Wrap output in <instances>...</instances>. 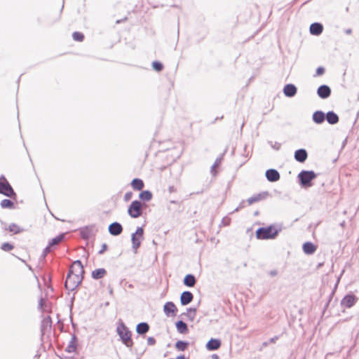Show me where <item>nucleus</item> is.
<instances>
[{
  "label": "nucleus",
  "mask_w": 359,
  "mask_h": 359,
  "mask_svg": "<svg viewBox=\"0 0 359 359\" xmlns=\"http://www.w3.org/2000/svg\"><path fill=\"white\" fill-rule=\"evenodd\" d=\"M116 332L118 334L122 342L128 348L133 346V342L131 339V332L126 327L123 322H120L116 328Z\"/></svg>",
  "instance_id": "1"
},
{
  "label": "nucleus",
  "mask_w": 359,
  "mask_h": 359,
  "mask_svg": "<svg viewBox=\"0 0 359 359\" xmlns=\"http://www.w3.org/2000/svg\"><path fill=\"white\" fill-rule=\"evenodd\" d=\"M281 229H276L272 225L267 227H262L257 230L256 236L259 239H273L275 238Z\"/></svg>",
  "instance_id": "2"
},
{
  "label": "nucleus",
  "mask_w": 359,
  "mask_h": 359,
  "mask_svg": "<svg viewBox=\"0 0 359 359\" xmlns=\"http://www.w3.org/2000/svg\"><path fill=\"white\" fill-rule=\"evenodd\" d=\"M298 177L303 187H309L312 186L311 181L316 177V174L312 170H302L298 175Z\"/></svg>",
  "instance_id": "3"
},
{
  "label": "nucleus",
  "mask_w": 359,
  "mask_h": 359,
  "mask_svg": "<svg viewBox=\"0 0 359 359\" xmlns=\"http://www.w3.org/2000/svg\"><path fill=\"white\" fill-rule=\"evenodd\" d=\"M82 280L83 277L74 275L72 273L69 271L65 283V287L67 290L72 291L79 285Z\"/></svg>",
  "instance_id": "4"
},
{
  "label": "nucleus",
  "mask_w": 359,
  "mask_h": 359,
  "mask_svg": "<svg viewBox=\"0 0 359 359\" xmlns=\"http://www.w3.org/2000/svg\"><path fill=\"white\" fill-rule=\"evenodd\" d=\"M143 204L139 201H134L131 203L128 209V215L133 218H137L142 214Z\"/></svg>",
  "instance_id": "5"
},
{
  "label": "nucleus",
  "mask_w": 359,
  "mask_h": 359,
  "mask_svg": "<svg viewBox=\"0 0 359 359\" xmlns=\"http://www.w3.org/2000/svg\"><path fill=\"white\" fill-rule=\"evenodd\" d=\"M143 233L144 231L142 227H138L135 231V233H133L132 234V243H133V248L136 251L137 249L140 247L141 244V241L143 239Z\"/></svg>",
  "instance_id": "6"
},
{
  "label": "nucleus",
  "mask_w": 359,
  "mask_h": 359,
  "mask_svg": "<svg viewBox=\"0 0 359 359\" xmlns=\"http://www.w3.org/2000/svg\"><path fill=\"white\" fill-rule=\"evenodd\" d=\"M0 194L11 198L15 196V193L8 182H0Z\"/></svg>",
  "instance_id": "7"
},
{
  "label": "nucleus",
  "mask_w": 359,
  "mask_h": 359,
  "mask_svg": "<svg viewBox=\"0 0 359 359\" xmlns=\"http://www.w3.org/2000/svg\"><path fill=\"white\" fill-rule=\"evenodd\" d=\"M69 272L72 273L74 275H77L80 277H83V273H84L83 266L80 260L74 261L69 269Z\"/></svg>",
  "instance_id": "8"
},
{
  "label": "nucleus",
  "mask_w": 359,
  "mask_h": 359,
  "mask_svg": "<svg viewBox=\"0 0 359 359\" xmlns=\"http://www.w3.org/2000/svg\"><path fill=\"white\" fill-rule=\"evenodd\" d=\"M357 298L354 294H346L341 301V305L343 307L351 308L356 302Z\"/></svg>",
  "instance_id": "9"
},
{
  "label": "nucleus",
  "mask_w": 359,
  "mask_h": 359,
  "mask_svg": "<svg viewBox=\"0 0 359 359\" xmlns=\"http://www.w3.org/2000/svg\"><path fill=\"white\" fill-rule=\"evenodd\" d=\"M268 196L269 193L267 191H264L250 197L249 198H248L247 202L248 205H250L255 203H257L259 201L266 199L268 197Z\"/></svg>",
  "instance_id": "10"
},
{
  "label": "nucleus",
  "mask_w": 359,
  "mask_h": 359,
  "mask_svg": "<svg viewBox=\"0 0 359 359\" xmlns=\"http://www.w3.org/2000/svg\"><path fill=\"white\" fill-rule=\"evenodd\" d=\"M194 299V295L191 292L184 291L181 294L180 296V302L182 305L185 306L189 304L192 302Z\"/></svg>",
  "instance_id": "11"
},
{
  "label": "nucleus",
  "mask_w": 359,
  "mask_h": 359,
  "mask_svg": "<svg viewBox=\"0 0 359 359\" xmlns=\"http://www.w3.org/2000/svg\"><path fill=\"white\" fill-rule=\"evenodd\" d=\"M266 177L269 182H274L280 179V174L275 169H269L266 172Z\"/></svg>",
  "instance_id": "12"
},
{
  "label": "nucleus",
  "mask_w": 359,
  "mask_h": 359,
  "mask_svg": "<svg viewBox=\"0 0 359 359\" xmlns=\"http://www.w3.org/2000/svg\"><path fill=\"white\" fill-rule=\"evenodd\" d=\"M317 93L320 97L325 99L330 95L331 90L329 86L322 85L318 88Z\"/></svg>",
  "instance_id": "13"
},
{
  "label": "nucleus",
  "mask_w": 359,
  "mask_h": 359,
  "mask_svg": "<svg viewBox=\"0 0 359 359\" xmlns=\"http://www.w3.org/2000/svg\"><path fill=\"white\" fill-rule=\"evenodd\" d=\"M163 311L167 316H175L177 311V308L172 302H169L165 303L164 305Z\"/></svg>",
  "instance_id": "14"
},
{
  "label": "nucleus",
  "mask_w": 359,
  "mask_h": 359,
  "mask_svg": "<svg viewBox=\"0 0 359 359\" xmlns=\"http://www.w3.org/2000/svg\"><path fill=\"white\" fill-rule=\"evenodd\" d=\"M308 157L307 152L304 149H298L294 153V158L297 161L304 163Z\"/></svg>",
  "instance_id": "15"
},
{
  "label": "nucleus",
  "mask_w": 359,
  "mask_h": 359,
  "mask_svg": "<svg viewBox=\"0 0 359 359\" xmlns=\"http://www.w3.org/2000/svg\"><path fill=\"white\" fill-rule=\"evenodd\" d=\"M283 93L287 97H293L297 93V88L293 84H287L283 88Z\"/></svg>",
  "instance_id": "16"
},
{
  "label": "nucleus",
  "mask_w": 359,
  "mask_h": 359,
  "mask_svg": "<svg viewBox=\"0 0 359 359\" xmlns=\"http://www.w3.org/2000/svg\"><path fill=\"white\" fill-rule=\"evenodd\" d=\"M221 346V341L217 339H211L206 344V348L209 351H215Z\"/></svg>",
  "instance_id": "17"
},
{
  "label": "nucleus",
  "mask_w": 359,
  "mask_h": 359,
  "mask_svg": "<svg viewBox=\"0 0 359 359\" xmlns=\"http://www.w3.org/2000/svg\"><path fill=\"white\" fill-rule=\"evenodd\" d=\"M323 27L320 23L314 22L310 26V32L313 35H319L322 33Z\"/></svg>",
  "instance_id": "18"
},
{
  "label": "nucleus",
  "mask_w": 359,
  "mask_h": 359,
  "mask_svg": "<svg viewBox=\"0 0 359 359\" xmlns=\"http://www.w3.org/2000/svg\"><path fill=\"white\" fill-rule=\"evenodd\" d=\"M327 121L332 125L336 124L339 122V116L334 111H328L325 116Z\"/></svg>",
  "instance_id": "19"
},
{
  "label": "nucleus",
  "mask_w": 359,
  "mask_h": 359,
  "mask_svg": "<svg viewBox=\"0 0 359 359\" xmlns=\"http://www.w3.org/2000/svg\"><path fill=\"white\" fill-rule=\"evenodd\" d=\"M325 115L321 111H316L313 114V120L317 124H320L325 121Z\"/></svg>",
  "instance_id": "20"
},
{
  "label": "nucleus",
  "mask_w": 359,
  "mask_h": 359,
  "mask_svg": "<svg viewBox=\"0 0 359 359\" xmlns=\"http://www.w3.org/2000/svg\"><path fill=\"white\" fill-rule=\"evenodd\" d=\"M303 250L307 255H312L316 250V247L312 243L306 242L303 245Z\"/></svg>",
  "instance_id": "21"
},
{
  "label": "nucleus",
  "mask_w": 359,
  "mask_h": 359,
  "mask_svg": "<svg viewBox=\"0 0 359 359\" xmlns=\"http://www.w3.org/2000/svg\"><path fill=\"white\" fill-rule=\"evenodd\" d=\"M106 273L107 271L104 269L100 268L92 271V277L93 278L97 280L103 278Z\"/></svg>",
  "instance_id": "22"
},
{
  "label": "nucleus",
  "mask_w": 359,
  "mask_h": 359,
  "mask_svg": "<svg viewBox=\"0 0 359 359\" xmlns=\"http://www.w3.org/2000/svg\"><path fill=\"white\" fill-rule=\"evenodd\" d=\"M81 236L84 239H88L93 235V227L86 226L81 229Z\"/></svg>",
  "instance_id": "23"
},
{
  "label": "nucleus",
  "mask_w": 359,
  "mask_h": 359,
  "mask_svg": "<svg viewBox=\"0 0 359 359\" xmlns=\"http://www.w3.org/2000/svg\"><path fill=\"white\" fill-rule=\"evenodd\" d=\"M76 351V337L73 336L69 344L65 348V351L69 353H74Z\"/></svg>",
  "instance_id": "24"
},
{
  "label": "nucleus",
  "mask_w": 359,
  "mask_h": 359,
  "mask_svg": "<svg viewBox=\"0 0 359 359\" xmlns=\"http://www.w3.org/2000/svg\"><path fill=\"white\" fill-rule=\"evenodd\" d=\"M149 326L147 323H140L137 325L136 331L140 334H143L149 331Z\"/></svg>",
  "instance_id": "25"
},
{
  "label": "nucleus",
  "mask_w": 359,
  "mask_h": 359,
  "mask_svg": "<svg viewBox=\"0 0 359 359\" xmlns=\"http://www.w3.org/2000/svg\"><path fill=\"white\" fill-rule=\"evenodd\" d=\"M184 284L188 287H194L196 284V278L191 274L187 275L184 278Z\"/></svg>",
  "instance_id": "26"
},
{
  "label": "nucleus",
  "mask_w": 359,
  "mask_h": 359,
  "mask_svg": "<svg viewBox=\"0 0 359 359\" xmlns=\"http://www.w3.org/2000/svg\"><path fill=\"white\" fill-rule=\"evenodd\" d=\"M132 187L135 190L140 191L144 187V182L140 179H134L131 182Z\"/></svg>",
  "instance_id": "27"
},
{
  "label": "nucleus",
  "mask_w": 359,
  "mask_h": 359,
  "mask_svg": "<svg viewBox=\"0 0 359 359\" xmlns=\"http://www.w3.org/2000/svg\"><path fill=\"white\" fill-rule=\"evenodd\" d=\"M176 327L177 331L181 334H185L188 332V327L187 324L182 320L177 322Z\"/></svg>",
  "instance_id": "28"
},
{
  "label": "nucleus",
  "mask_w": 359,
  "mask_h": 359,
  "mask_svg": "<svg viewBox=\"0 0 359 359\" xmlns=\"http://www.w3.org/2000/svg\"><path fill=\"white\" fill-rule=\"evenodd\" d=\"M139 198L142 201H149L152 198V194L147 190L143 191L140 194Z\"/></svg>",
  "instance_id": "29"
},
{
  "label": "nucleus",
  "mask_w": 359,
  "mask_h": 359,
  "mask_svg": "<svg viewBox=\"0 0 359 359\" xmlns=\"http://www.w3.org/2000/svg\"><path fill=\"white\" fill-rule=\"evenodd\" d=\"M64 238V234H60L59 236L53 238L48 243L50 247L59 244Z\"/></svg>",
  "instance_id": "30"
},
{
  "label": "nucleus",
  "mask_w": 359,
  "mask_h": 359,
  "mask_svg": "<svg viewBox=\"0 0 359 359\" xmlns=\"http://www.w3.org/2000/svg\"><path fill=\"white\" fill-rule=\"evenodd\" d=\"M51 326V320L50 317H48L43 320L41 327V331L42 334H44L45 329L46 327Z\"/></svg>",
  "instance_id": "31"
},
{
  "label": "nucleus",
  "mask_w": 359,
  "mask_h": 359,
  "mask_svg": "<svg viewBox=\"0 0 359 359\" xmlns=\"http://www.w3.org/2000/svg\"><path fill=\"white\" fill-rule=\"evenodd\" d=\"M14 203L9 199H4L1 202V207L2 208H12Z\"/></svg>",
  "instance_id": "32"
},
{
  "label": "nucleus",
  "mask_w": 359,
  "mask_h": 359,
  "mask_svg": "<svg viewBox=\"0 0 359 359\" xmlns=\"http://www.w3.org/2000/svg\"><path fill=\"white\" fill-rule=\"evenodd\" d=\"M8 230L9 231L13 232L14 233H19L22 231V229L14 223L9 225Z\"/></svg>",
  "instance_id": "33"
},
{
  "label": "nucleus",
  "mask_w": 359,
  "mask_h": 359,
  "mask_svg": "<svg viewBox=\"0 0 359 359\" xmlns=\"http://www.w3.org/2000/svg\"><path fill=\"white\" fill-rule=\"evenodd\" d=\"M188 346V343L183 341H178L175 344V347L179 351H184Z\"/></svg>",
  "instance_id": "34"
},
{
  "label": "nucleus",
  "mask_w": 359,
  "mask_h": 359,
  "mask_svg": "<svg viewBox=\"0 0 359 359\" xmlns=\"http://www.w3.org/2000/svg\"><path fill=\"white\" fill-rule=\"evenodd\" d=\"M122 230V226L119 223L114 222V236L119 235Z\"/></svg>",
  "instance_id": "35"
},
{
  "label": "nucleus",
  "mask_w": 359,
  "mask_h": 359,
  "mask_svg": "<svg viewBox=\"0 0 359 359\" xmlns=\"http://www.w3.org/2000/svg\"><path fill=\"white\" fill-rule=\"evenodd\" d=\"M72 37L74 40L76 41H82L84 39L83 34L79 32H74L72 34Z\"/></svg>",
  "instance_id": "36"
},
{
  "label": "nucleus",
  "mask_w": 359,
  "mask_h": 359,
  "mask_svg": "<svg viewBox=\"0 0 359 359\" xmlns=\"http://www.w3.org/2000/svg\"><path fill=\"white\" fill-rule=\"evenodd\" d=\"M221 161H222L221 158H217L215 160L214 164L212 165V167H211V172H212V174L213 175H216L215 169H216L217 167H218L219 165V164L221 163Z\"/></svg>",
  "instance_id": "37"
},
{
  "label": "nucleus",
  "mask_w": 359,
  "mask_h": 359,
  "mask_svg": "<svg viewBox=\"0 0 359 359\" xmlns=\"http://www.w3.org/2000/svg\"><path fill=\"white\" fill-rule=\"evenodd\" d=\"M13 245L9 243H4L1 245V250L6 252H8L13 249Z\"/></svg>",
  "instance_id": "38"
},
{
  "label": "nucleus",
  "mask_w": 359,
  "mask_h": 359,
  "mask_svg": "<svg viewBox=\"0 0 359 359\" xmlns=\"http://www.w3.org/2000/svg\"><path fill=\"white\" fill-rule=\"evenodd\" d=\"M152 67L157 72H161L163 68V65L158 61L153 62Z\"/></svg>",
  "instance_id": "39"
},
{
  "label": "nucleus",
  "mask_w": 359,
  "mask_h": 359,
  "mask_svg": "<svg viewBox=\"0 0 359 359\" xmlns=\"http://www.w3.org/2000/svg\"><path fill=\"white\" fill-rule=\"evenodd\" d=\"M196 309H192V308H190L187 310V316L193 320L194 318H195V316H196Z\"/></svg>",
  "instance_id": "40"
},
{
  "label": "nucleus",
  "mask_w": 359,
  "mask_h": 359,
  "mask_svg": "<svg viewBox=\"0 0 359 359\" xmlns=\"http://www.w3.org/2000/svg\"><path fill=\"white\" fill-rule=\"evenodd\" d=\"M155 343H156V339L154 337H148V339H147V344L149 345L152 346V345H154Z\"/></svg>",
  "instance_id": "41"
},
{
  "label": "nucleus",
  "mask_w": 359,
  "mask_h": 359,
  "mask_svg": "<svg viewBox=\"0 0 359 359\" xmlns=\"http://www.w3.org/2000/svg\"><path fill=\"white\" fill-rule=\"evenodd\" d=\"M51 251V247L48 245L44 250L43 252V257H46L50 252Z\"/></svg>",
  "instance_id": "42"
},
{
  "label": "nucleus",
  "mask_w": 359,
  "mask_h": 359,
  "mask_svg": "<svg viewBox=\"0 0 359 359\" xmlns=\"http://www.w3.org/2000/svg\"><path fill=\"white\" fill-rule=\"evenodd\" d=\"M107 244L103 243V244L102 245V248H101V249L99 250L98 253H99V254H102V253H104V252L107 250Z\"/></svg>",
  "instance_id": "43"
},
{
  "label": "nucleus",
  "mask_w": 359,
  "mask_h": 359,
  "mask_svg": "<svg viewBox=\"0 0 359 359\" xmlns=\"http://www.w3.org/2000/svg\"><path fill=\"white\" fill-rule=\"evenodd\" d=\"M324 72H325V69L322 67H318V69H316V74L318 75H322L324 73Z\"/></svg>",
  "instance_id": "44"
},
{
  "label": "nucleus",
  "mask_w": 359,
  "mask_h": 359,
  "mask_svg": "<svg viewBox=\"0 0 359 359\" xmlns=\"http://www.w3.org/2000/svg\"><path fill=\"white\" fill-rule=\"evenodd\" d=\"M278 339V337L275 336V337L271 338L269 339V344H275Z\"/></svg>",
  "instance_id": "45"
},
{
  "label": "nucleus",
  "mask_w": 359,
  "mask_h": 359,
  "mask_svg": "<svg viewBox=\"0 0 359 359\" xmlns=\"http://www.w3.org/2000/svg\"><path fill=\"white\" fill-rule=\"evenodd\" d=\"M132 197V193L131 192H128L125 194L124 196V198L126 201H128L129 199H130Z\"/></svg>",
  "instance_id": "46"
},
{
  "label": "nucleus",
  "mask_w": 359,
  "mask_h": 359,
  "mask_svg": "<svg viewBox=\"0 0 359 359\" xmlns=\"http://www.w3.org/2000/svg\"><path fill=\"white\" fill-rule=\"evenodd\" d=\"M244 203H245V201H242V202L241 203V204L238 205V208H236L234 210V211H233V212H237V211H238L241 208H243L244 207Z\"/></svg>",
  "instance_id": "47"
},
{
  "label": "nucleus",
  "mask_w": 359,
  "mask_h": 359,
  "mask_svg": "<svg viewBox=\"0 0 359 359\" xmlns=\"http://www.w3.org/2000/svg\"><path fill=\"white\" fill-rule=\"evenodd\" d=\"M44 300L43 298H41L39 303V308L42 309L43 307Z\"/></svg>",
  "instance_id": "48"
},
{
  "label": "nucleus",
  "mask_w": 359,
  "mask_h": 359,
  "mask_svg": "<svg viewBox=\"0 0 359 359\" xmlns=\"http://www.w3.org/2000/svg\"><path fill=\"white\" fill-rule=\"evenodd\" d=\"M273 148L276 149H279L280 147V144L278 142H275V144L273 145H271Z\"/></svg>",
  "instance_id": "49"
},
{
  "label": "nucleus",
  "mask_w": 359,
  "mask_h": 359,
  "mask_svg": "<svg viewBox=\"0 0 359 359\" xmlns=\"http://www.w3.org/2000/svg\"><path fill=\"white\" fill-rule=\"evenodd\" d=\"M269 273H270V275L271 276H276L278 274V272H277L276 270H272V271H270Z\"/></svg>",
  "instance_id": "50"
},
{
  "label": "nucleus",
  "mask_w": 359,
  "mask_h": 359,
  "mask_svg": "<svg viewBox=\"0 0 359 359\" xmlns=\"http://www.w3.org/2000/svg\"><path fill=\"white\" fill-rule=\"evenodd\" d=\"M0 182H8L6 180V178L4 176V175H1L0 177Z\"/></svg>",
  "instance_id": "51"
},
{
  "label": "nucleus",
  "mask_w": 359,
  "mask_h": 359,
  "mask_svg": "<svg viewBox=\"0 0 359 359\" xmlns=\"http://www.w3.org/2000/svg\"><path fill=\"white\" fill-rule=\"evenodd\" d=\"M108 231L109 233L112 235V223L109 225Z\"/></svg>",
  "instance_id": "52"
},
{
  "label": "nucleus",
  "mask_w": 359,
  "mask_h": 359,
  "mask_svg": "<svg viewBox=\"0 0 359 359\" xmlns=\"http://www.w3.org/2000/svg\"><path fill=\"white\" fill-rule=\"evenodd\" d=\"M269 344V341H264L262 343V347L264 348V347H266Z\"/></svg>",
  "instance_id": "53"
},
{
  "label": "nucleus",
  "mask_w": 359,
  "mask_h": 359,
  "mask_svg": "<svg viewBox=\"0 0 359 359\" xmlns=\"http://www.w3.org/2000/svg\"><path fill=\"white\" fill-rule=\"evenodd\" d=\"M351 32H352V31H351V29H346V30L345 31V33H346V34H350L351 33Z\"/></svg>",
  "instance_id": "54"
},
{
  "label": "nucleus",
  "mask_w": 359,
  "mask_h": 359,
  "mask_svg": "<svg viewBox=\"0 0 359 359\" xmlns=\"http://www.w3.org/2000/svg\"><path fill=\"white\" fill-rule=\"evenodd\" d=\"M177 359H186L184 355L177 356Z\"/></svg>",
  "instance_id": "55"
},
{
  "label": "nucleus",
  "mask_w": 359,
  "mask_h": 359,
  "mask_svg": "<svg viewBox=\"0 0 359 359\" xmlns=\"http://www.w3.org/2000/svg\"><path fill=\"white\" fill-rule=\"evenodd\" d=\"M109 292L110 294H112V289H109Z\"/></svg>",
  "instance_id": "56"
},
{
  "label": "nucleus",
  "mask_w": 359,
  "mask_h": 359,
  "mask_svg": "<svg viewBox=\"0 0 359 359\" xmlns=\"http://www.w3.org/2000/svg\"><path fill=\"white\" fill-rule=\"evenodd\" d=\"M106 304V306H109V303L107 302H106V304Z\"/></svg>",
  "instance_id": "57"
},
{
  "label": "nucleus",
  "mask_w": 359,
  "mask_h": 359,
  "mask_svg": "<svg viewBox=\"0 0 359 359\" xmlns=\"http://www.w3.org/2000/svg\"><path fill=\"white\" fill-rule=\"evenodd\" d=\"M120 22H121V20H117L116 23H119Z\"/></svg>",
  "instance_id": "58"
}]
</instances>
